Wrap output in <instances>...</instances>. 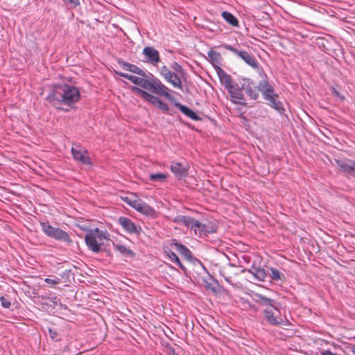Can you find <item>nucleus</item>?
Segmentation results:
<instances>
[{"mask_svg":"<svg viewBox=\"0 0 355 355\" xmlns=\"http://www.w3.org/2000/svg\"><path fill=\"white\" fill-rule=\"evenodd\" d=\"M79 98L78 89L67 84L56 87L46 97V100L55 107L60 103L71 105L76 103Z\"/></svg>","mask_w":355,"mask_h":355,"instance_id":"f257e3e1","label":"nucleus"},{"mask_svg":"<svg viewBox=\"0 0 355 355\" xmlns=\"http://www.w3.org/2000/svg\"><path fill=\"white\" fill-rule=\"evenodd\" d=\"M40 224L42 232L49 238L62 242L67 245L72 243L69 234L61 228L52 226L48 221H40Z\"/></svg>","mask_w":355,"mask_h":355,"instance_id":"f03ea898","label":"nucleus"},{"mask_svg":"<svg viewBox=\"0 0 355 355\" xmlns=\"http://www.w3.org/2000/svg\"><path fill=\"white\" fill-rule=\"evenodd\" d=\"M107 239H108V233L106 231L100 230L97 227L88 231L85 237L87 248L94 253L101 251V244L99 242Z\"/></svg>","mask_w":355,"mask_h":355,"instance_id":"7ed1b4c3","label":"nucleus"},{"mask_svg":"<svg viewBox=\"0 0 355 355\" xmlns=\"http://www.w3.org/2000/svg\"><path fill=\"white\" fill-rule=\"evenodd\" d=\"M145 89L151 92L153 94L164 96L169 100L173 97L169 94L170 89L164 85L162 81L155 77L152 73L148 74V80Z\"/></svg>","mask_w":355,"mask_h":355,"instance_id":"20e7f679","label":"nucleus"},{"mask_svg":"<svg viewBox=\"0 0 355 355\" xmlns=\"http://www.w3.org/2000/svg\"><path fill=\"white\" fill-rule=\"evenodd\" d=\"M218 225L211 221H207L202 223L193 218L190 229L199 237L207 236L209 234H214L218 231Z\"/></svg>","mask_w":355,"mask_h":355,"instance_id":"39448f33","label":"nucleus"},{"mask_svg":"<svg viewBox=\"0 0 355 355\" xmlns=\"http://www.w3.org/2000/svg\"><path fill=\"white\" fill-rule=\"evenodd\" d=\"M263 314L267 322L271 325H279L283 323V319L276 305L266 307L263 311Z\"/></svg>","mask_w":355,"mask_h":355,"instance_id":"423d86ee","label":"nucleus"},{"mask_svg":"<svg viewBox=\"0 0 355 355\" xmlns=\"http://www.w3.org/2000/svg\"><path fill=\"white\" fill-rule=\"evenodd\" d=\"M142 54L144 56L143 61L146 63L157 67L158 63L160 62L159 53L153 46L144 47Z\"/></svg>","mask_w":355,"mask_h":355,"instance_id":"0eeeda50","label":"nucleus"},{"mask_svg":"<svg viewBox=\"0 0 355 355\" xmlns=\"http://www.w3.org/2000/svg\"><path fill=\"white\" fill-rule=\"evenodd\" d=\"M230 96L231 97V101L234 104H240L245 106L246 103L245 101L244 95L243 94L242 86L241 87L238 84L234 83L231 86V88L229 87L227 89Z\"/></svg>","mask_w":355,"mask_h":355,"instance_id":"6e6552de","label":"nucleus"},{"mask_svg":"<svg viewBox=\"0 0 355 355\" xmlns=\"http://www.w3.org/2000/svg\"><path fill=\"white\" fill-rule=\"evenodd\" d=\"M257 87L266 101L271 99L272 97L277 96V94L275 93L273 86L268 82L266 77L258 83Z\"/></svg>","mask_w":355,"mask_h":355,"instance_id":"1a4fd4ad","label":"nucleus"},{"mask_svg":"<svg viewBox=\"0 0 355 355\" xmlns=\"http://www.w3.org/2000/svg\"><path fill=\"white\" fill-rule=\"evenodd\" d=\"M242 89L252 100H257L259 96V90L254 82L249 78H243L241 83Z\"/></svg>","mask_w":355,"mask_h":355,"instance_id":"9d476101","label":"nucleus"},{"mask_svg":"<svg viewBox=\"0 0 355 355\" xmlns=\"http://www.w3.org/2000/svg\"><path fill=\"white\" fill-rule=\"evenodd\" d=\"M71 153L73 159L83 164H91V160L88 155V151L80 146L71 148Z\"/></svg>","mask_w":355,"mask_h":355,"instance_id":"9b49d317","label":"nucleus"},{"mask_svg":"<svg viewBox=\"0 0 355 355\" xmlns=\"http://www.w3.org/2000/svg\"><path fill=\"white\" fill-rule=\"evenodd\" d=\"M130 207L141 214L146 216L153 217L156 213L154 209L141 199H137L136 202H132Z\"/></svg>","mask_w":355,"mask_h":355,"instance_id":"f8f14e48","label":"nucleus"},{"mask_svg":"<svg viewBox=\"0 0 355 355\" xmlns=\"http://www.w3.org/2000/svg\"><path fill=\"white\" fill-rule=\"evenodd\" d=\"M118 222L125 232L128 234H139L141 227L137 225L130 218L121 216L119 218Z\"/></svg>","mask_w":355,"mask_h":355,"instance_id":"ddd939ff","label":"nucleus"},{"mask_svg":"<svg viewBox=\"0 0 355 355\" xmlns=\"http://www.w3.org/2000/svg\"><path fill=\"white\" fill-rule=\"evenodd\" d=\"M336 164L341 171L348 176L355 177V161L345 159L336 160Z\"/></svg>","mask_w":355,"mask_h":355,"instance_id":"4468645a","label":"nucleus"},{"mask_svg":"<svg viewBox=\"0 0 355 355\" xmlns=\"http://www.w3.org/2000/svg\"><path fill=\"white\" fill-rule=\"evenodd\" d=\"M118 74L120 76L131 81L135 85H138L144 89L146 87V85H147V83L148 80V76L146 75V76H144V77H143V76L138 77L136 76L130 75V74L123 73V72L118 73Z\"/></svg>","mask_w":355,"mask_h":355,"instance_id":"2eb2a0df","label":"nucleus"},{"mask_svg":"<svg viewBox=\"0 0 355 355\" xmlns=\"http://www.w3.org/2000/svg\"><path fill=\"white\" fill-rule=\"evenodd\" d=\"M132 89V91L138 94L144 100L150 103V104L155 107L158 105V103L160 101V99L158 97L152 95L151 94L147 92L146 91L139 87H133Z\"/></svg>","mask_w":355,"mask_h":355,"instance_id":"dca6fc26","label":"nucleus"},{"mask_svg":"<svg viewBox=\"0 0 355 355\" xmlns=\"http://www.w3.org/2000/svg\"><path fill=\"white\" fill-rule=\"evenodd\" d=\"M170 169L178 178H184L188 175V168L180 162H172Z\"/></svg>","mask_w":355,"mask_h":355,"instance_id":"f3484780","label":"nucleus"},{"mask_svg":"<svg viewBox=\"0 0 355 355\" xmlns=\"http://www.w3.org/2000/svg\"><path fill=\"white\" fill-rule=\"evenodd\" d=\"M220 83L227 89L234 84L230 75L227 74L222 68L217 69L216 71Z\"/></svg>","mask_w":355,"mask_h":355,"instance_id":"a211bd4d","label":"nucleus"},{"mask_svg":"<svg viewBox=\"0 0 355 355\" xmlns=\"http://www.w3.org/2000/svg\"><path fill=\"white\" fill-rule=\"evenodd\" d=\"M171 246L175 247V248L187 260H192V252L185 245L178 243L176 241H174L171 243Z\"/></svg>","mask_w":355,"mask_h":355,"instance_id":"6ab92c4d","label":"nucleus"},{"mask_svg":"<svg viewBox=\"0 0 355 355\" xmlns=\"http://www.w3.org/2000/svg\"><path fill=\"white\" fill-rule=\"evenodd\" d=\"M174 105L176 107H178L181 111L182 113H183L185 116L191 119L192 120L198 121L200 119L198 115L187 106L182 105L179 102H175L174 103Z\"/></svg>","mask_w":355,"mask_h":355,"instance_id":"aec40b11","label":"nucleus"},{"mask_svg":"<svg viewBox=\"0 0 355 355\" xmlns=\"http://www.w3.org/2000/svg\"><path fill=\"white\" fill-rule=\"evenodd\" d=\"M207 55L215 71H217V69L218 68H221L220 67L221 62V55L218 52L214 50H210L207 53Z\"/></svg>","mask_w":355,"mask_h":355,"instance_id":"412c9836","label":"nucleus"},{"mask_svg":"<svg viewBox=\"0 0 355 355\" xmlns=\"http://www.w3.org/2000/svg\"><path fill=\"white\" fill-rule=\"evenodd\" d=\"M164 251L172 262L176 263L182 270L186 271L184 266L181 263L177 254L173 252L170 248L167 246L164 247Z\"/></svg>","mask_w":355,"mask_h":355,"instance_id":"4be33fe9","label":"nucleus"},{"mask_svg":"<svg viewBox=\"0 0 355 355\" xmlns=\"http://www.w3.org/2000/svg\"><path fill=\"white\" fill-rule=\"evenodd\" d=\"M121 65L124 70L132 72L143 77L146 76V72L143 69H140L135 64H130L125 62H122Z\"/></svg>","mask_w":355,"mask_h":355,"instance_id":"5701e85b","label":"nucleus"},{"mask_svg":"<svg viewBox=\"0 0 355 355\" xmlns=\"http://www.w3.org/2000/svg\"><path fill=\"white\" fill-rule=\"evenodd\" d=\"M248 272L252 274L257 280L263 282L266 277L267 273L265 269L252 266L248 270Z\"/></svg>","mask_w":355,"mask_h":355,"instance_id":"b1692460","label":"nucleus"},{"mask_svg":"<svg viewBox=\"0 0 355 355\" xmlns=\"http://www.w3.org/2000/svg\"><path fill=\"white\" fill-rule=\"evenodd\" d=\"M266 101H268L270 107L275 110L279 114H284L285 110L282 103L278 100V96L272 97L271 99H268Z\"/></svg>","mask_w":355,"mask_h":355,"instance_id":"393cba45","label":"nucleus"},{"mask_svg":"<svg viewBox=\"0 0 355 355\" xmlns=\"http://www.w3.org/2000/svg\"><path fill=\"white\" fill-rule=\"evenodd\" d=\"M179 74L175 72H171V76L166 81L170 83L173 87L182 89L181 78Z\"/></svg>","mask_w":355,"mask_h":355,"instance_id":"a878e982","label":"nucleus"},{"mask_svg":"<svg viewBox=\"0 0 355 355\" xmlns=\"http://www.w3.org/2000/svg\"><path fill=\"white\" fill-rule=\"evenodd\" d=\"M246 64L250 65V67L256 69L258 67V63L255 59V58L249 53L248 51H245L240 57Z\"/></svg>","mask_w":355,"mask_h":355,"instance_id":"bb28decb","label":"nucleus"},{"mask_svg":"<svg viewBox=\"0 0 355 355\" xmlns=\"http://www.w3.org/2000/svg\"><path fill=\"white\" fill-rule=\"evenodd\" d=\"M113 246L116 251L125 257H132L135 256V253L123 245L114 243Z\"/></svg>","mask_w":355,"mask_h":355,"instance_id":"cd10ccee","label":"nucleus"},{"mask_svg":"<svg viewBox=\"0 0 355 355\" xmlns=\"http://www.w3.org/2000/svg\"><path fill=\"white\" fill-rule=\"evenodd\" d=\"M192 220H193L192 217L179 215V216H175V218H173L172 219V221L175 223H182L184 225H185L187 227L190 228Z\"/></svg>","mask_w":355,"mask_h":355,"instance_id":"c85d7f7f","label":"nucleus"},{"mask_svg":"<svg viewBox=\"0 0 355 355\" xmlns=\"http://www.w3.org/2000/svg\"><path fill=\"white\" fill-rule=\"evenodd\" d=\"M223 18L230 25L233 26H239V21L236 17H234L231 12L228 11H223L221 14Z\"/></svg>","mask_w":355,"mask_h":355,"instance_id":"c756f323","label":"nucleus"},{"mask_svg":"<svg viewBox=\"0 0 355 355\" xmlns=\"http://www.w3.org/2000/svg\"><path fill=\"white\" fill-rule=\"evenodd\" d=\"M270 278L273 281H282L284 279V275L279 270L275 268H270Z\"/></svg>","mask_w":355,"mask_h":355,"instance_id":"7c9ffc66","label":"nucleus"},{"mask_svg":"<svg viewBox=\"0 0 355 355\" xmlns=\"http://www.w3.org/2000/svg\"><path fill=\"white\" fill-rule=\"evenodd\" d=\"M167 175L166 174L161 173H151L149 175V180L153 182H162L165 181Z\"/></svg>","mask_w":355,"mask_h":355,"instance_id":"2f4dec72","label":"nucleus"},{"mask_svg":"<svg viewBox=\"0 0 355 355\" xmlns=\"http://www.w3.org/2000/svg\"><path fill=\"white\" fill-rule=\"evenodd\" d=\"M232 266H230L228 268H223L220 270L219 273L221 277H223L225 281L230 285H233V282L232 281V277L229 275L228 270L231 268Z\"/></svg>","mask_w":355,"mask_h":355,"instance_id":"473e14b6","label":"nucleus"},{"mask_svg":"<svg viewBox=\"0 0 355 355\" xmlns=\"http://www.w3.org/2000/svg\"><path fill=\"white\" fill-rule=\"evenodd\" d=\"M171 67L173 69L172 72L177 73L180 76H184V75L186 74L185 70L179 63L176 62H173L171 65Z\"/></svg>","mask_w":355,"mask_h":355,"instance_id":"72a5a7b5","label":"nucleus"},{"mask_svg":"<svg viewBox=\"0 0 355 355\" xmlns=\"http://www.w3.org/2000/svg\"><path fill=\"white\" fill-rule=\"evenodd\" d=\"M225 49L228 50V51H232L233 53H234L235 55H236L238 57H241V55L243 54V53L245 51V50H240V49H238L234 46H232V45L230 44H223V46Z\"/></svg>","mask_w":355,"mask_h":355,"instance_id":"f704fd0d","label":"nucleus"},{"mask_svg":"<svg viewBox=\"0 0 355 355\" xmlns=\"http://www.w3.org/2000/svg\"><path fill=\"white\" fill-rule=\"evenodd\" d=\"M171 72L172 71L170 69H168V67L165 65L162 66L159 69V73L165 79V80L170 78V76H171Z\"/></svg>","mask_w":355,"mask_h":355,"instance_id":"c9c22d12","label":"nucleus"},{"mask_svg":"<svg viewBox=\"0 0 355 355\" xmlns=\"http://www.w3.org/2000/svg\"><path fill=\"white\" fill-rule=\"evenodd\" d=\"M263 306H266L267 307L273 306L276 305V302L270 298H268L263 295L261 304Z\"/></svg>","mask_w":355,"mask_h":355,"instance_id":"e433bc0d","label":"nucleus"},{"mask_svg":"<svg viewBox=\"0 0 355 355\" xmlns=\"http://www.w3.org/2000/svg\"><path fill=\"white\" fill-rule=\"evenodd\" d=\"M1 305L6 309H9L11 306V302L10 300H7L5 297L1 296L0 297Z\"/></svg>","mask_w":355,"mask_h":355,"instance_id":"4c0bfd02","label":"nucleus"},{"mask_svg":"<svg viewBox=\"0 0 355 355\" xmlns=\"http://www.w3.org/2000/svg\"><path fill=\"white\" fill-rule=\"evenodd\" d=\"M156 107L163 112H168L169 110L168 105L162 100L159 101L158 105Z\"/></svg>","mask_w":355,"mask_h":355,"instance_id":"58836bf2","label":"nucleus"},{"mask_svg":"<svg viewBox=\"0 0 355 355\" xmlns=\"http://www.w3.org/2000/svg\"><path fill=\"white\" fill-rule=\"evenodd\" d=\"M44 282L49 284H58L60 282V279L58 277L54 279L46 278Z\"/></svg>","mask_w":355,"mask_h":355,"instance_id":"ea45409f","label":"nucleus"},{"mask_svg":"<svg viewBox=\"0 0 355 355\" xmlns=\"http://www.w3.org/2000/svg\"><path fill=\"white\" fill-rule=\"evenodd\" d=\"M66 5H70L73 8H76L80 4L79 0H63Z\"/></svg>","mask_w":355,"mask_h":355,"instance_id":"a19ab883","label":"nucleus"},{"mask_svg":"<svg viewBox=\"0 0 355 355\" xmlns=\"http://www.w3.org/2000/svg\"><path fill=\"white\" fill-rule=\"evenodd\" d=\"M332 94L336 96L337 98H340L341 101L344 100V96L340 94V93L334 87L331 88Z\"/></svg>","mask_w":355,"mask_h":355,"instance_id":"79ce46f5","label":"nucleus"},{"mask_svg":"<svg viewBox=\"0 0 355 355\" xmlns=\"http://www.w3.org/2000/svg\"><path fill=\"white\" fill-rule=\"evenodd\" d=\"M263 297V295H262L261 294L255 293L254 295V298L253 299H254L255 302L261 304Z\"/></svg>","mask_w":355,"mask_h":355,"instance_id":"37998d69","label":"nucleus"},{"mask_svg":"<svg viewBox=\"0 0 355 355\" xmlns=\"http://www.w3.org/2000/svg\"><path fill=\"white\" fill-rule=\"evenodd\" d=\"M122 200L125 202L127 203L129 206H130V204L132 202H136L137 198H135V199H132L130 197H123L122 198Z\"/></svg>","mask_w":355,"mask_h":355,"instance_id":"c03bdc74","label":"nucleus"},{"mask_svg":"<svg viewBox=\"0 0 355 355\" xmlns=\"http://www.w3.org/2000/svg\"><path fill=\"white\" fill-rule=\"evenodd\" d=\"M49 331L50 337H51L52 339H55V338H56V337H57V332H56V331L53 330V329H49Z\"/></svg>","mask_w":355,"mask_h":355,"instance_id":"a18cd8bd","label":"nucleus"},{"mask_svg":"<svg viewBox=\"0 0 355 355\" xmlns=\"http://www.w3.org/2000/svg\"><path fill=\"white\" fill-rule=\"evenodd\" d=\"M321 355H338V354L333 353L331 351L327 349V350H324L321 353Z\"/></svg>","mask_w":355,"mask_h":355,"instance_id":"49530a36","label":"nucleus"},{"mask_svg":"<svg viewBox=\"0 0 355 355\" xmlns=\"http://www.w3.org/2000/svg\"><path fill=\"white\" fill-rule=\"evenodd\" d=\"M196 261L199 263V264L202 266V268H203V270H204L205 271H206V272H207V268L205 267V266L202 264V263L200 261L198 260L197 259H196Z\"/></svg>","mask_w":355,"mask_h":355,"instance_id":"de8ad7c7","label":"nucleus"},{"mask_svg":"<svg viewBox=\"0 0 355 355\" xmlns=\"http://www.w3.org/2000/svg\"><path fill=\"white\" fill-rule=\"evenodd\" d=\"M351 351H352V352L355 355V345H353V346L351 347Z\"/></svg>","mask_w":355,"mask_h":355,"instance_id":"09e8293b","label":"nucleus"},{"mask_svg":"<svg viewBox=\"0 0 355 355\" xmlns=\"http://www.w3.org/2000/svg\"><path fill=\"white\" fill-rule=\"evenodd\" d=\"M173 355H178V354H176L174 351L173 352Z\"/></svg>","mask_w":355,"mask_h":355,"instance_id":"8fccbe9b","label":"nucleus"}]
</instances>
